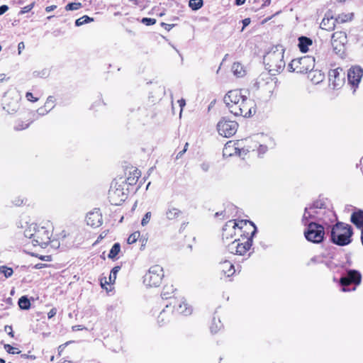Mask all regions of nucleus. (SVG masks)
Listing matches in <instances>:
<instances>
[{"label": "nucleus", "instance_id": "obj_32", "mask_svg": "<svg viewBox=\"0 0 363 363\" xmlns=\"http://www.w3.org/2000/svg\"><path fill=\"white\" fill-rule=\"evenodd\" d=\"M120 252H121V245L118 242H116L112 246V247L108 255V257L111 259H115L117 258V256L118 255Z\"/></svg>", "mask_w": 363, "mask_h": 363}, {"label": "nucleus", "instance_id": "obj_20", "mask_svg": "<svg viewBox=\"0 0 363 363\" xmlns=\"http://www.w3.org/2000/svg\"><path fill=\"white\" fill-rule=\"evenodd\" d=\"M86 222L88 225L94 228L100 226L102 224V216L99 210L94 209L87 213Z\"/></svg>", "mask_w": 363, "mask_h": 363}, {"label": "nucleus", "instance_id": "obj_16", "mask_svg": "<svg viewBox=\"0 0 363 363\" xmlns=\"http://www.w3.org/2000/svg\"><path fill=\"white\" fill-rule=\"evenodd\" d=\"M347 43V37L345 32H335L331 38V44L334 51L337 54H341L345 50V47Z\"/></svg>", "mask_w": 363, "mask_h": 363}, {"label": "nucleus", "instance_id": "obj_57", "mask_svg": "<svg viewBox=\"0 0 363 363\" xmlns=\"http://www.w3.org/2000/svg\"><path fill=\"white\" fill-rule=\"evenodd\" d=\"M56 8H57V6L55 5L49 6L45 8V11L47 12H50V11L55 10Z\"/></svg>", "mask_w": 363, "mask_h": 363}, {"label": "nucleus", "instance_id": "obj_50", "mask_svg": "<svg viewBox=\"0 0 363 363\" xmlns=\"http://www.w3.org/2000/svg\"><path fill=\"white\" fill-rule=\"evenodd\" d=\"M37 112L40 116H44L45 114H47L48 113H49V111H48V110L45 108V106L39 108L37 110Z\"/></svg>", "mask_w": 363, "mask_h": 363}, {"label": "nucleus", "instance_id": "obj_24", "mask_svg": "<svg viewBox=\"0 0 363 363\" xmlns=\"http://www.w3.org/2000/svg\"><path fill=\"white\" fill-rule=\"evenodd\" d=\"M312 44V40L307 37L301 36L298 38V48L302 52H307Z\"/></svg>", "mask_w": 363, "mask_h": 363}, {"label": "nucleus", "instance_id": "obj_43", "mask_svg": "<svg viewBox=\"0 0 363 363\" xmlns=\"http://www.w3.org/2000/svg\"><path fill=\"white\" fill-rule=\"evenodd\" d=\"M82 7V4L79 2L69 3L65 6L67 11H75Z\"/></svg>", "mask_w": 363, "mask_h": 363}, {"label": "nucleus", "instance_id": "obj_7", "mask_svg": "<svg viewBox=\"0 0 363 363\" xmlns=\"http://www.w3.org/2000/svg\"><path fill=\"white\" fill-rule=\"evenodd\" d=\"M249 143L248 140H241L236 142L228 141L223 150V155L225 157H229L235 155L243 157L249 152L246 144Z\"/></svg>", "mask_w": 363, "mask_h": 363}, {"label": "nucleus", "instance_id": "obj_46", "mask_svg": "<svg viewBox=\"0 0 363 363\" xmlns=\"http://www.w3.org/2000/svg\"><path fill=\"white\" fill-rule=\"evenodd\" d=\"M141 22L146 26H152L155 24L156 20L155 18H143L141 20Z\"/></svg>", "mask_w": 363, "mask_h": 363}, {"label": "nucleus", "instance_id": "obj_36", "mask_svg": "<svg viewBox=\"0 0 363 363\" xmlns=\"http://www.w3.org/2000/svg\"><path fill=\"white\" fill-rule=\"evenodd\" d=\"M222 327V323L219 320L213 319L212 324L210 327L211 331L213 333H217Z\"/></svg>", "mask_w": 363, "mask_h": 363}, {"label": "nucleus", "instance_id": "obj_52", "mask_svg": "<svg viewBox=\"0 0 363 363\" xmlns=\"http://www.w3.org/2000/svg\"><path fill=\"white\" fill-rule=\"evenodd\" d=\"M57 313V309L55 308H52L48 313V318L49 319L54 317Z\"/></svg>", "mask_w": 363, "mask_h": 363}, {"label": "nucleus", "instance_id": "obj_29", "mask_svg": "<svg viewBox=\"0 0 363 363\" xmlns=\"http://www.w3.org/2000/svg\"><path fill=\"white\" fill-rule=\"evenodd\" d=\"M33 121L31 119L21 120L18 119L13 125V129L17 131L23 130L27 129L29 125L32 123Z\"/></svg>", "mask_w": 363, "mask_h": 363}, {"label": "nucleus", "instance_id": "obj_26", "mask_svg": "<svg viewBox=\"0 0 363 363\" xmlns=\"http://www.w3.org/2000/svg\"><path fill=\"white\" fill-rule=\"evenodd\" d=\"M120 269H121L120 266H116L112 269V270L111 271V273L109 274L108 281H106V277H104V279H101V283L102 287L104 286V284H114L116 281V279L117 274Z\"/></svg>", "mask_w": 363, "mask_h": 363}, {"label": "nucleus", "instance_id": "obj_40", "mask_svg": "<svg viewBox=\"0 0 363 363\" xmlns=\"http://www.w3.org/2000/svg\"><path fill=\"white\" fill-rule=\"evenodd\" d=\"M45 108L48 110V111H50L55 107V99L52 96H48L45 105Z\"/></svg>", "mask_w": 363, "mask_h": 363}, {"label": "nucleus", "instance_id": "obj_64", "mask_svg": "<svg viewBox=\"0 0 363 363\" xmlns=\"http://www.w3.org/2000/svg\"><path fill=\"white\" fill-rule=\"evenodd\" d=\"M319 260H318V257H314L313 258H311V262H318Z\"/></svg>", "mask_w": 363, "mask_h": 363}, {"label": "nucleus", "instance_id": "obj_61", "mask_svg": "<svg viewBox=\"0 0 363 363\" xmlns=\"http://www.w3.org/2000/svg\"><path fill=\"white\" fill-rule=\"evenodd\" d=\"M6 79V74H0V82L4 81Z\"/></svg>", "mask_w": 363, "mask_h": 363}, {"label": "nucleus", "instance_id": "obj_30", "mask_svg": "<svg viewBox=\"0 0 363 363\" xmlns=\"http://www.w3.org/2000/svg\"><path fill=\"white\" fill-rule=\"evenodd\" d=\"M174 288L172 285H166L163 287L161 296L163 299L171 298L174 293Z\"/></svg>", "mask_w": 363, "mask_h": 363}, {"label": "nucleus", "instance_id": "obj_21", "mask_svg": "<svg viewBox=\"0 0 363 363\" xmlns=\"http://www.w3.org/2000/svg\"><path fill=\"white\" fill-rule=\"evenodd\" d=\"M219 268L221 272L226 277H230L235 272L234 265L231 262L228 260L220 262L219 264Z\"/></svg>", "mask_w": 363, "mask_h": 363}, {"label": "nucleus", "instance_id": "obj_53", "mask_svg": "<svg viewBox=\"0 0 363 363\" xmlns=\"http://www.w3.org/2000/svg\"><path fill=\"white\" fill-rule=\"evenodd\" d=\"M242 23L243 25L242 28V31L245 29V28L250 23V19L248 18H245L242 21Z\"/></svg>", "mask_w": 363, "mask_h": 363}, {"label": "nucleus", "instance_id": "obj_18", "mask_svg": "<svg viewBox=\"0 0 363 363\" xmlns=\"http://www.w3.org/2000/svg\"><path fill=\"white\" fill-rule=\"evenodd\" d=\"M174 303V310L175 312L179 314H183L184 315H190L192 312V308L189 304L186 303V300L184 298L175 299L170 303L169 306Z\"/></svg>", "mask_w": 363, "mask_h": 363}, {"label": "nucleus", "instance_id": "obj_31", "mask_svg": "<svg viewBox=\"0 0 363 363\" xmlns=\"http://www.w3.org/2000/svg\"><path fill=\"white\" fill-rule=\"evenodd\" d=\"M231 69L234 75L238 77H243L245 74V70L244 69L243 66L239 62L233 63Z\"/></svg>", "mask_w": 363, "mask_h": 363}, {"label": "nucleus", "instance_id": "obj_14", "mask_svg": "<svg viewBox=\"0 0 363 363\" xmlns=\"http://www.w3.org/2000/svg\"><path fill=\"white\" fill-rule=\"evenodd\" d=\"M361 281L360 274L354 270H350L345 277L340 279V284L342 291H354L356 286Z\"/></svg>", "mask_w": 363, "mask_h": 363}, {"label": "nucleus", "instance_id": "obj_9", "mask_svg": "<svg viewBox=\"0 0 363 363\" xmlns=\"http://www.w3.org/2000/svg\"><path fill=\"white\" fill-rule=\"evenodd\" d=\"M307 228L304 231V235L306 240L313 243L321 242L325 236L324 228L323 225L311 221L308 223Z\"/></svg>", "mask_w": 363, "mask_h": 363}, {"label": "nucleus", "instance_id": "obj_5", "mask_svg": "<svg viewBox=\"0 0 363 363\" xmlns=\"http://www.w3.org/2000/svg\"><path fill=\"white\" fill-rule=\"evenodd\" d=\"M352 230L349 224L338 222L331 229V241L340 246H345L352 242Z\"/></svg>", "mask_w": 363, "mask_h": 363}, {"label": "nucleus", "instance_id": "obj_4", "mask_svg": "<svg viewBox=\"0 0 363 363\" xmlns=\"http://www.w3.org/2000/svg\"><path fill=\"white\" fill-rule=\"evenodd\" d=\"M284 49L282 45H277L264 55V63L266 69L272 74L280 73L284 70L286 63L284 60Z\"/></svg>", "mask_w": 363, "mask_h": 363}, {"label": "nucleus", "instance_id": "obj_49", "mask_svg": "<svg viewBox=\"0 0 363 363\" xmlns=\"http://www.w3.org/2000/svg\"><path fill=\"white\" fill-rule=\"evenodd\" d=\"M4 330L8 333L9 335H10L11 337H14V334L13 332L12 327L10 325H6L4 328Z\"/></svg>", "mask_w": 363, "mask_h": 363}, {"label": "nucleus", "instance_id": "obj_23", "mask_svg": "<svg viewBox=\"0 0 363 363\" xmlns=\"http://www.w3.org/2000/svg\"><path fill=\"white\" fill-rule=\"evenodd\" d=\"M336 19L333 16H325L320 23V28L323 30H330L335 28Z\"/></svg>", "mask_w": 363, "mask_h": 363}, {"label": "nucleus", "instance_id": "obj_38", "mask_svg": "<svg viewBox=\"0 0 363 363\" xmlns=\"http://www.w3.org/2000/svg\"><path fill=\"white\" fill-rule=\"evenodd\" d=\"M13 271L12 268L6 266L0 267V274H3L6 278H9L12 276Z\"/></svg>", "mask_w": 363, "mask_h": 363}, {"label": "nucleus", "instance_id": "obj_60", "mask_svg": "<svg viewBox=\"0 0 363 363\" xmlns=\"http://www.w3.org/2000/svg\"><path fill=\"white\" fill-rule=\"evenodd\" d=\"M40 259L45 261H50V256H42Z\"/></svg>", "mask_w": 363, "mask_h": 363}, {"label": "nucleus", "instance_id": "obj_12", "mask_svg": "<svg viewBox=\"0 0 363 363\" xmlns=\"http://www.w3.org/2000/svg\"><path fill=\"white\" fill-rule=\"evenodd\" d=\"M276 143L274 140L267 135H259L257 136V141L254 145H247V148L252 151L257 150L259 155L265 154L269 149H272L275 147Z\"/></svg>", "mask_w": 363, "mask_h": 363}, {"label": "nucleus", "instance_id": "obj_51", "mask_svg": "<svg viewBox=\"0 0 363 363\" xmlns=\"http://www.w3.org/2000/svg\"><path fill=\"white\" fill-rule=\"evenodd\" d=\"M13 204L16 206H21L24 203V199L21 197H18L13 201Z\"/></svg>", "mask_w": 363, "mask_h": 363}, {"label": "nucleus", "instance_id": "obj_63", "mask_svg": "<svg viewBox=\"0 0 363 363\" xmlns=\"http://www.w3.org/2000/svg\"><path fill=\"white\" fill-rule=\"evenodd\" d=\"M73 330H80L82 328H81V325H75L72 328Z\"/></svg>", "mask_w": 363, "mask_h": 363}, {"label": "nucleus", "instance_id": "obj_35", "mask_svg": "<svg viewBox=\"0 0 363 363\" xmlns=\"http://www.w3.org/2000/svg\"><path fill=\"white\" fill-rule=\"evenodd\" d=\"M203 5V0H189V6L194 11L201 9Z\"/></svg>", "mask_w": 363, "mask_h": 363}, {"label": "nucleus", "instance_id": "obj_54", "mask_svg": "<svg viewBox=\"0 0 363 363\" xmlns=\"http://www.w3.org/2000/svg\"><path fill=\"white\" fill-rule=\"evenodd\" d=\"M9 9V6L6 5H2L0 6V16L6 12Z\"/></svg>", "mask_w": 363, "mask_h": 363}, {"label": "nucleus", "instance_id": "obj_34", "mask_svg": "<svg viewBox=\"0 0 363 363\" xmlns=\"http://www.w3.org/2000/svg\"><path fill=\"white\" fill-rule=\"evenodd\" d=\"M353 18V13H342L335 18L338 23H345L350 21Z\"/></svg>", "mask_w": 363, "mask_h": 363}, {"label": "nucleus", "instance_id": "obj_47", "mask_svg": "<svg viewBox=\"0 0 363 363\" xmlns=\"http://www.w3.org/2000/svg\"><path fill=\"white\" fill-rule=\"evenodd\" d=\"M26 98L28 101L31 102H36L38 101V98L33 96L31 92H27L26 94Z\"/></svg>", "mask_w": 363, "mask_h": 363}, {"label": "nucleus", "instance_id": "obj_37", "mask_svg": "<svg viewBox=\"0 0 363 363\" xmlns=\"http://www.w3.org/2000/svg\"><path fill=\"white\" fill-rule=\"evenodd\" d=\"M94 19L89 17L88 16H83L82 17L78 18L75 21V25L77 26H81L85 23L93 21Z\"/></svg>", "mask_w": 363, "mask_h": 363}, {"label": "nucleus", "instance_id": "obj_42", "mask_svg": "<svg viewBox=\"0 0 363 363\" xmlns=\"http://www.w3.org/2000/svg\"><path fill=\"white\" fill-rule=\"evenodd\" d=\"M140 235V233L139 231L134 232L133 233L130 235L129 237L128 238V240H127L128 243V244L135 243L139 238Z\"/></svg>", "mask_w": 363, "mask_h": 363}, {"label": "nucleus", "instance_id": "obj_19", "mask_svg": "<svg viewBox=\"0 0 363 363\" xmlns=\"http://www.w3.org/2000/svg\"><path fill=\"white\" fill-rule=\"evenodd\" d=\"M363 76V69L359 66L352 67L347 72V79L353 86H357Z\"/></svg>", "mask_w": 363, "mask_h": 363}, {"label": "nucleus", "instance_id": "obj_55", "mask_svg": "<svg viewBox=\"0 0 363 363\" xmlns=\"http://www.w3.org/2000/svg\"><path fill=\"white\" fill-rule=\"evenodd\" d=\"M25 48V45L23 42H21L18 45V54L20 55L21 53V51Z\"/></svg>", "mask_w": 363, "mask_h": 363}, {"label": "nucleus", "instance_id": "obj_2", "mask_svg": "<svg viewBox=\"0 0 363 363\" xmlns=\"http://www.w3.org/2000/svg\"><path fill=\"white\" fill-rule=\"evenodd\" d=\"M229 111L236 116L249 117L255 108V103L242 90L228 91L223 99Z\"/></svg>", "mask_w": 363, "mask_h": 363}, {"label": "nucleus", "instance_id": "obj_39", "mask_svg": "<svg viewBox=\"0 0 363 363\" xmlns=\"http://www.w3.org/2000/svg\"><path fill=\"white\" fill-rule=\"evenodd\" d=\"M276 88V82L274 79H270L269 82H267L266 84V90L269 92V96H271Z\"/></svg>", "mask_w": 363, "mask_h": 363}, {"label": "nucleus", "instance_id": "obj_6", "mask_svg": "<svg viewBox=\"0 0 363 363\" xmlns=\"http://www.w3.org/2000/svg\"><path fill=\"white\" fill-rule=\"evenodd\" d=\"M315 67V58L306 55L302 57L294 59L289 64L288 69L290 72H296L300 74H306L312 71Z\"/></svg>", "mask_w": 363, "mask_h": 363}, {"label": "nucleus", "instance_id": "obj_27", "mask_svg": "<svg viewBox=\"0 0 363 363\" xmlns=\"http://www.w3.org/2000/svg\"><path fill=\"white\" fill-rule=\"evenodd\" d=\"M308 78L313 84H318L323 80L324 74L320 70L312 69L309 71Z\"/></svg>", "mask_w": 363, "mask_h": 363}, {"label": "nucleus", "instance_id": "obj_13", "mask_svg": "<svg viewBox=\"0 0 363 363\" xmlns=\"http://www.w3.org/2000/svg\"><path fill=\"white\" fill-rule=\"evenodd\" d=\"M21 95L16 90L6 93L3 101V108L9 113H16L20 107Z\"/></svg>", "mask_w": 363, "mask_h": 363}, {"label": "nucleus", "instance_id": "obj_25", "mask_svg": "<svg viewBox=\"0 0 363 363\" xmlns=\"http://www.w3.org/2000/svg\"><path fill=\"white\" fill-rule=\"evenodd\" d=\"M351 222L357 228H362L363 226V211H354L351 216Z\"/></svg>", "mask_w": 363, "mask_h": 363}, {"label": "nucleus", "instance_id": "obj_28", "mask_svg": "<svg viewBox=\"0 0 363 363\" xmlns=\"http://www.w3.org/2000/svg\"><path fill=\"white\" fill-rule=\"evenodd\" d=\"M181 211L174 206H169L165 211V217L168 220H174L181 215Z\"/></svg>", "mask_w": 363, "mask_h": 363}, {"label": "nucleus", "instance_id": "obj_41", "mask_svg": "<svg viewBox=\"0 0 363 363\" xmlns=\"http://www.w3.org/2000/svg\"><path fill=\"white\" fill-rule=\"evenodd\" d=\"M4 350L9 354H20L21 350H19L18 348L14 347L11 346L9 344H5L4 345Z\"/></svg>", "mask_w": 363, "mask_h": 363}, {"label": "nucleus", "instance_id": "obj_58", "mask_svg": "<svg viewBox=\"0 0 363 363\" xmlns=\"http://www.w3.org/2000/svg\"><path fill=\"white\" fill-rule=\"evenodd\" d=\"M245 1L246 0H236L235 1V4L237 6H241V5H242V4H244L245 3Z\"/></svg>", "mask_w": 363, "mask_h": 363}, {"label": "nucleus", "instance_id": "obj_1", "mask_svg": "<svg viewBox=\"0 0 363 363\" xmlns=\"http://www.w3.org/2000/svg\"><path fill=\"white\" fill-rule=\"evenodd\" d=\"M256 230L254 224L248 220H228L222 233V239L228 251L233 255H244L252 246Z\"/></svg>", "mask_w": 363, "mask_h": 363}, {"label": "nucleus", "instance_id": "obj_45", "mask_svg": "<svg viewBox=\"0 0 363 363\" xmlns=\"http://www.w3.org/2000/svg\"><path fill=\"white\" fill-rule=\"evenodd\" d=\"M140 177V174L139 172H138V170H135V172H134V177L131 178V177H128V182L129 184H135L138 179Z\"/></svg>", "mask_w": 363, "mask_h": 363}, {"label": "nucleus", "instance_id": "obj_8", "mask_svg": "<svg viewBox=\"0 0 363 363\" xmlns=\"http://www.w3.org/2000/svg\"><path fill=\"white\" fill-rule=\"evenodd\" d=\"M326 210L323 207V204L320 202H315L312 205L306 207L304 213L302 218V223L307 225L308 223L313 220H323V216L325 214Z\"/></svg>", "mask_w": 363, "mask_h": 363}, {"label": "nucleus", "instance_id": "obj_44", "mask_svg": "<svg viewBox=\"0 0 363 363\" xmlns=\"http://www.w3.org/2000/svg\"><path fill=\"white\" fill-rule=\"evenodd\" d=\"M151 216H152L151 212H147L145 214V216H143V218H142L141 225L143 226H146L148 224V223L150 222V220L151 219Z\"/></svg>", "mask_w": 363, "mask_h": 363}, {"label": "nucleus", "instance_id": "obj_10", "mask_svg": "<svg viewBox=\"0 0 363 363\" xmlns=\"http://www.w3.org/2000/svg\"><path fill=\"white\" fill-rule=\"evenodd\" d=\"M164 277L163 269L160 265L152 266L144 276V284L150 287L159 286Z\"/></svg>", "mask_w": 363, "mask_h": 363}, {"label": "nucleus", "instance_id": "obj_3", "mask_svg": "<svg viewBox=\"0 0 363 363\" xmlns=\"http://www.w3.org/2000/svg\"><path fill=\"white\" fill-rule=\"evenodd\" d=\"M53 228L50 223L43 225L30 223L26 227L23 235L28 240L27 245L45 248L50 242L52 236Z\"/></svg>", "mask_w": 363, "mask_h": 363}, {"label": "nucleus", "instance_id": "obj_15", "mask_svg": "<svg viewBox=\"0 0 363 363\" xmlns=\"http://www.w3.org/2000/svg\"><path fill=\"white\" fill-rule=\"evenodd\" d=\"M238 124L234 121L228 120L223 118L217 124L218 133L225 138L233 136L238 130Z\"/></svg>", "mask_w": 363, "mask_h": 363}, {"label": "nucleus", "instance_id": "obj_59", "mask_svg": "<svg viewBox=\"0 0 363 363\" xmlns=\"http://www.w3.org/2000/svg\"><path fill=\"white\" fill-rule=\"evenodd\" d=\"M186 151V149H184L182 151H180L177 155V159L181 157L182 156V155Z\"/></svg>", "mask_w": 363, "mask_h": 363}, {"label": "nucleus", "instance_id": "obj_48", "mask_svg": "<svg viewBox=\"0 0 363 363\" xmlns=\"http://www.w3.org/2000/svg\"><path fill=\"white\" fill-rule=\"evenodd\" d=\"M34 6V4H29V5H27L26 6H24L21 11V13L23 14V13H26L28 11H30Z\"/></svg>", "mask_w": 363, "mask_h": 363}, {"label": "nucleus", "instance_id": "obj_33", "mask_svg": "<svg viewBox=\"0 0 363 363\" xmlns=\"http://www.w3.org/2000/svg\"><path fill=\"white\" fill-rule=\"evenodd\" d=\"M18 303L19 307L23 310H28L30 307V302L26 296H21Z\"/></svg>", "mask_w": 363, "mask_h": 363}, {"label": "nucleus", "instance_id": "obj_17", "mask_svg": "<svg viewBox=\"0 0 363 363\" xmlns=\"http://www.w3.org/2000/svg\"><path fill=\"white\" fill-rule=\"evenodd\" d=\"M342 69L341 68H336L330 69L328 72L329 85L333 89H340L345 83L343 74H341Z\"/></svg>", "mask_w": 363, "mask_h": 363}, {"label": "nucleus", "instance_id": "obj_11", "mask_svg": "<svg viewBox=\"0 0 363 363\" xmlns=\"http://www.w3.org/2000/svg\"><path fill=\"white\" fill-rule=\"evenodd\" d=\"M126 198L127 194L124 191L123 182L119 183L117 181H113L108 191V199L111 203L116 206L120 205Z\"/></svg>", "mask_w": 363, "mask_h": 363}, {"label": "nucleus", "instance_id": "obj_62", "mask_svg": "<svg viewBox=\"0 0 363 363\" xmlns=\"http://www.w3.org/2000/svg\"><path fill=\"white\" fill-rule=\"evenodd\" d=\"M271 0H263V6H268L270 4Z\"/></svg>", "mask_w": 363, "mask_h": 363}, {"label": "nucleus", "instance_id": "obj_22", "mask_svg": "<svg viewBox=\"0 0 363 363\" xmlns=\"http://www.w3.org/2000/svg\"><path fill=\"white\" fill-rule=\"evenodd\" d=\"M173 313L172 307L169 305H166V308L163 309L157 317V321L159 323H164L166 320H169Z\"/></svg>", "mask_w": 363, "mask_h": 363}, {"label": "nucleus", "instance_id": "obj_56", "mask_svg": "<svg viewBox=\"0 0 363 363\" xmlns=\"http://www.w3.org/2000/svg\"><path fill=\"white\" fill-rule=\"evenodd\" d=\"M178 104H179V106L181 107V111H182V108L186 104L185 100L183 99H179V100H178Z\"/></svg>", "mask_w": 363, "mask_h": 363}]
</instances>
